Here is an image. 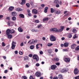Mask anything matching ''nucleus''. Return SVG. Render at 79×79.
I'll return each mask as SVG.
<instances>
[{"mask_svg": "<svg viewBox=\"0 0 79 79\" xmlns=\"http://www.w3.org/2000/svg\"><path fill=\"white\" fill-rule=\"evenodd\" d=\"M29 57H32V54H30L29 55Z\"/></svg>", "mask_w": 79, "mask_h": 79, "instance_id": "nucleus-63", "label": "nucleus"}, {"mask_svg": "<svg viewBox=\"0 0 79 79\" xmlns=\"http://www.w3.org/2000/svg\"><path fill=\"white\" fill-rule=\"evenodd\" d=\"M6 19H8V20H10V17H7L6 18Z\"/></svg>", "mask_w": 79, "mask_h": 79, "instance_id": "nucleus-53", "label": "nucleus"}, {"mask_svg": "<svg viewBox=\"0 0 79 79\" xmlns=\"http://www.w3.org/2000/svg\"><path fill=\"white\" fill-rule=\"evenodd\" d=\"M8 26H12L11 25V23L10 21H8Z\"/></svg>", "mask_w": 79, "mask_h": 79, "instance_id": "nucleus-35", "label": "nucleus"}, {"mask_svg": "<svg viewBox=\"0 0 79 79\" xmlns=\"http://www.w3.org/2000/svg\"><path fill=\"white\" fill-rule=\"evenodd\" d=\"M74 74H77L79 73V70L77 68H76L74 71Z\"/></svg>", "mask_w": 79, "mask_h": 79, "instance_id": "nucleus-7", "label": "nucleus"}, {"mask_svg": "<svg viewBox=\"0 0 79 79\" xmlns=\"http://www.w3.org/2000/svg\"><path fill=\"white\" fill-rule=\"evenodd\" d=\"M31 31L32 32H37L38 31V30H35L34 29H32L31 30Z\"/></svg>", "mask_w": 79, "mask_h": 79, "instance_id": "nucleus-28", "label": "nucleus"}, {"mask_svg": "<svg viewBox=\"0 0 79 79\" xmlns=\"http://www.w3.org/2000/svg\"><path fill=\"white\" fill-rule=\"evenodd\" d=\"M19 53L20 55H23V52L21 51H19Z\"/></svg>", "mask_w": 79, "mask_h": 79, "instance_id": "nucleus-51", "label": "nucleus"}, {"mask_svg": "<svg viewBox=\"0 0 79 79\" xmlns=\"http://www.w3.org/2000/svg\"><path fill=\"white\" fill-rule=\"evenodd\" d=\"M41 6H42V7H44V6H45V5L44 4H42L41 5Z\"/></svg>", "mask_w": 79, "mask_h": 79, "instance_id": "nucleus-60", "label": "nucleus"}, {"mask_svg": "<svg viewBox=\"0 0 79 79\" xmlns=\"http://www.w3.org/2000/svg\"><path fill=\"white\" fill-rule=\"evenodd\" d=\"M11 15L12 16H16L17 15V13L15 12H11Z\"/></svg>", "mask_w": 79, "mask_h": 79, "instance_id": "nucleus-16", "label": "nucleus"}, {"mask_svg": "<svg viewBox=\"0 0 79 79\" xmlns=\"http://www.w3.org/2000/svg\"><path fill=\"white\" fill-rule=\"evenodd\" d=\"M68 43H65L64 44V46L65 47H68Z\"/></svg>", "mask_w": 79, "mask_h": 79, "instance_id": "nucleus-18", "label": "nucleus"}, {"mask_svg": "<svg viewBox=\"0 0 79 79\" xmlns=\"http://www.w3.org/2000/svg\"><path fill=\"white\" fill-rule=\"evenodd\" d=\"M54 60H56V61H58L59 60V59L58 58H56V59H54Z\"/></svg>", "mask_w": 79, "mask_h": 79, "instance_id": "nucleus-42", "label": "nucleus"}, {"mask_svg": "<svg viewBox=\"0 0 79 79\" xmlns=\"http://www.w3.org/2000/svg\"><path fill=\"white\" fill-rule=\"evenodd\" d=\"M7 35L8 38L9 39H11L12 38V35L11 34H8V35Z\"/></svg>", "mask_w": 79, "mask_h": 79, "instance_id": "nucleus-20", "label": "nucleus"}, {"mask_svg": "<svg viewBox=\"0 0 79 79\" xmlns=\"http://www.w3.org/2000/svg\"><path fill=\"white\" fill-rule=\"evenodd\" d=\"M55 52H57L58 51V49H55Z\"/></svg>", "mask_w": 79, "mask_h": 79, "instance_id": "nucleus-62", "label": "nucleus"}, {"mask_svg": "<svg viewBox=\"0 0 79 79\" xmlns=\"http://www.w3.org/2000/svg\"><path fill=\"white\" fill-rule=\"evenodd\" d=\"M76 45L75 44H73L71 46V48L72 49H74L76 48Z\"/></svg>", "mask_w": 79, "mask_h": 79, "instance_id": "nucleus-15", "label": "nucleus"}, {"mask_svg": "<svg viewBox=\"0 0 79 79\" xmlns=\"http://www.w3.org/2000/svg\"><path fill=\"white\" fill-rule=\"evenodd\" d=\"M18 30L20 32H22L23 31V30L21 27H19L18 28Z\"/></svg>", "mask_w": 79, "mask_h": 79, "instance_id": "nucleus-14", "label": "nucleus"}, {"mask_svg": "<svg viewBox=\"0 0 79 79\" xmlns=\"http://www.w3.org/2000/svg\"><path fill=\"white\" fill-rule=\"evenodd\" d=\"M32 13H34V14H35V15H36L37 14V10H36V9H33L32 10Z\"/></svg>", "mask_w": 79, "mask_h": 79, "instance_id": "nucleus-10", "label": "nucleus"}, {"mask_svg": "<svg viewBox=\"0 0 79 79\" xmlns=\"http://www.w3.org/2000/svg\"><path fill=\"white\" fill-rule=\"evenodd\" d=\"M58 78L60 79H63V76H62V75L61 74H60L58 75Z\"/></svg>", "mask_w": 79, "mask_h": 79, "instance_id": "nucleus-17", "label": "nucleus"}, {"mask_svg": "<svg viewBox=\"0 0 79 79\" xmlns=\"http://www.w3.org/2000/svg\"><path fill=\"white\" fill-rule=\"evenodd\" d=\"M35 75L36 77H39L41 76V73L37 72L35 73Z\"/></svg>", "mask_w": 79, "mask_h": 79, "instance_id": "nucleus-5", "label": "nucleus"}, {"mask_svg": "<svg viewBox=\"0 0 79 79\" xmlns=\"http://www.w3.org/2000/svg\"><path fill=\"white\" fill-rule=\"evenodd\" d=\"M22 2H21V5H24L26 3V0H22Z\"/></svg>", "mask_w": 79, "mask_h": 79, "instance_id": "nucleus-22", "label": "nucleus"}, {"mask_svg": "<svg viewBox=\"0 0 79 79\" xmlns=\"http://www.w3.org/2000/svg\"><path fill=\"white\" fill-rule=\"evenodd\" d=\"M50 40L52 42H54V41H56V38L53 35H52L51 36L50 38Z\"/></svg>", "mask_w": 79, "mask_h": 79, "instance_id": "nucleus-4", "label": "nucleus"}, {"mask_svg": "<svg viewBox=\"0 0 79 79\" xmlns=\"http://www.w3.org/2000/svg\"><path fill=\"white\" fill-rule=\"evenodd\" d=\"M73 39H76V38H77V36H76V34H75L74 36H73Z\"/></svg>", "mask_w": 79, "mask_h": 79, "instance_id": "nucleus-46", "label": "nucleus"}, {"mask_svg": "<svg viewBox=\"0 0 79 79\" xmlns=\"http://www.w3.org/2000/svg\"><path fill=\"white\" fill-rule=\"evenodd\" d=\"M53 45V44L49 43L47 44V45L48 47H51L52 45Z\"/></svg>", "mask_w": 79, "mask_h": 79, "instance_id": "nucleus-29", "label": "nucleus"}, {"mask_svg": "<svg viewBox=\"0 0 79 79\" xmlns=\"http://www.w3.org/2000/svg\"><path fill=\"white\" fill-rule=\"evenodd\" d=\"M75 50H79V46H78L76 48Z\"/></svg>", "mask_w": 79, "mask_h": 79, "instance_id": "nucleus-44", "label": "nucleus"}, {"mask_svg": "<svg viewBox=\"0 0 79 79\" xmlns=\"http://www.w3.org/2000/svg\"><path fill=\"white\" fill-rule=\"evenodd\" d=\"M60 10H57L56 12V13L57 15L60 14Z\"/></svg>", "mask_w": 79, "mask_h": 79, "instance_id": "nucleus-30", "label": "nucleus"}, {"mask_svg": "<svg viewBox=\"0 0 79 79\" xmlns=\"http://www.w3.org/2000/svg\"><path fill=\"white\" fill-rule=\"evenodd\" d=\"M16 11H21L23 10L22 9L19 8H17L15 9Z\"/></svg>", "mask_w": 79, "mask_h": 79, "instance_id": "nucleus-21", "label": "nucleus"}, {"mask_svg": "<svg viewBox=\"0 0 79 79\" xmlns=\"http://www.w3.org/2000/svg\"><path fill=\"white\" fill-rule=\"evenodd\" d=\"M50 31L52 32H58V30L56 29V28H52L50 30Z\"/></svg>", "mask_w": 79, "mask_h": 79, "instance_id": "nucleus-6", "label": "nucleus"}, {"mask_svg": "<svg viewBox=\"0 0 79 79\" xmlns=\"http://www.w3.org/2000/svg\"><path fill=\"white\" fill-rule=\"evenodd\" d=\"M53 79H58V77H54Z\"/></svg>", "mask_w": 79, "mask_h": 79, "instance_id": "nucleus-64", "label": "nucleus"}, {"mask_svg": "<svg viewBox=\"0 0 79 79\" xmlns=\"http://www.w3.org/2000/svg\"><path fill=\"white\" fill-rule=\"evenodd\" d=\"M56 64L57 66H59L60 65V63L57 62L56 63Z\"/></svg>", "mask_w": 79, "mask_h": 79, "instance_id": "nucleus-50", "label": "nucleus"}, {"mask_svg": "<svg viewBox=\"0 0 79 79\" xmlns=\"http://www.w3.org/2000/svg\"><path fill=\"white\" fill-rule=\"evenodd\" d=\"M28 15L29 16H32V14H31L30 13H29V14H28Z\"/></svg>", "mask_w": 79, "mask_h": 79, "instance_id": "nucleus-57", "label": "nucleus"}, {"mask_svg": "<svg viewBox=\"0 0 79 79\" xmlns=\"http://www.w3.org/2000/svg\"><path fill=\"white\" fill-rule=\"evenodd\" d=\"M18 51H15V54H18Z\"/></svg>", "mask_w": 79, "mask_h": 79, "instance_id": "nucleus-55", "label": "nucleus"}, {"mask_svg": "<svg viewBox=\"0 0 79 79\" xmlns=\"http://www.w3.org/2000/svg\"><path fill=\"white\" fill-rule=\"evenodd\" d=\"M36 66L37 67L39 66H40V64L39 63H36Z\"/></svg>", "mask_w": 79, "mask_h": 79, "instance_id": "nucleus-48", "label": "nucleus"}, {"mask_svg": "<svg viewBox=\"0 0 79 79\" xmlns=\"http://www.w3.org/2000/svg\"><path fill=\"white\" fill-rule=\"evenodd\" d=\"M64 61L66 63H69L70 61V59L68 58H65L64 59Z\"/></svg>", "mask_w": 79, "mask_h": 79, "instance_id": "nucleus-11", "label": "nucleus"}, {"mask_svg": "<svg viewBox=\"0 0 79 79\" xmlns=\"http://www.w3.org/2000/svg\"><path fill=\"white\" fill-rule=\"evenodd\" d=\"M35 22L36 23H40V21L39 20H35Z\"/></svg>", "mask_w": 79, "mask_h": 79, "instance_id": "nucleus-39", "label": "nucleus"}, {"mask_svg": "<svg viewBox=\"0 0 79 79\" xmlns=\"http://www.w3.org/2000/svg\"><path fill=\"white\" fill-rule=\"evenodd\" d=\"M63 52H67L68 49H63Z\"/></svg>", "mask_w": 79, "mask_h": 79, "instance_id": "nucleus-49", "label": "nucleus"}, {"mask_svg": "<svg viewBox=\"0 0 79 79\" xmlns=\"http://www.w3.org/2000/svg\"><path fill=\"white\" fill-rule=\"evenodd\" d=\"M64 29V27H61V28H60V29H59L58 30V32H61V31H63V29Z\"/></svg>", "mask_w": 79, "mask_h": 79, "instance_id": "nucleus-13", "label": "nucleus"}, {"mask_svg": "<svg viewBox=\"0 0 79 79\" xmlns=\"http://www.w3.org/2000/svg\"><path fill=\"white\" fill-rule=\"evenodd\" d=\"M48 9V7H46L44 8V12L46 13H47V10Z\"/></svg>", "mask_w": 79, "mask_h": 79, "instance_id": "nucleus-19", "label": "nucleus"}, {"mask_svg": "<svg viewBox=\"0 0 79 79\" xmlns=\"http://www.w3.org/2000/svg\"><path fill=\"white\" fill-rule=\"evenodd\" d=\"M14 33H15V30H14L13 29L10 30L9 29L6 31V35H8V34H14Z\"/></svg>", "mask_w": 79, "mask_h": 79, "instance_id": "nucleus-1", "label": "nucleus"}, {"mask_svg": "<svg viewBox=\"0 0 79 79\" xmlns=\"http://www.w3.org/2000/svg\"><path fill=\"white\" fill-rule=\"evenodd\" d=\"M51 12L52 13H53L54 12V9L53 8H51Z\"/></svg>", "mask_w": 79, "mask_h": 79, "instance_id": "nucleus-31", "label": "nucleus"}, {"mask_svg": "<svg viewBox=\"0 0 79 79\" xmlns=\"http://www.w3.org/2000/svg\"><path fill=\"white\" fill-rule=\"evenodd\" d=\"M73 32L76 33L77 32V30H76V29H73Z\"/></svg>", "mask_w": 79, "mask_h": 79, "instance_id": "nucleus-36", "label": "nucleus"}, {"mask_svg": "<svg viewBox=\"0 0 79 79\" xmlns=\"http://www.w3.org/2000/svg\"><path fill=\"white\" fill-rule=\"evenodd\" d=\"M14 44H16V43L14 41H12L11 44L12 46L11 47V49L12 50H14L15 48V47H16V45Z\"/></svg>", "mask_w": 79, "mask_h": 79, "instance_id": "nucleus-2", "label": "nucleus"}, {"mask_svg": "<svg viewBox=\"0 0 79 79\" xmlns=\"http://www.w3.org/2000/svg\"><path fill=\"white\" fill-rule=\"evenodd\" d=\"M30 79H35L34 78H33V76L32 75H31L30 77Z\"/></svg>", "mask_w": 79, "mask_h": 79, "instance_id": "nucleus-40", "label": "nucleus"}, {"mask_svg": "<svg viewBox=\"0 0 79 79\" xmlns=\"http://www.w3.org/2000/svg\"><path fill=\"white\" fill-rule=\"evenodd\" d=\"M24 60L26 61V60H28V57L27 56H25L24 57Z\"/></svg>", "mask_w": 79, "mask_h": 79, "instance_id": "nucleus-26", "label": "nucleus"}, {"mask_svg": "<svg viewBox=\"0 0 79 79\" xmlns=\"http://www.w3.org/2000/svg\"><path fill=\"white\" fill-rule=\"evenodd\" d=\"M22 77H23L24 79H27V78L26 76H22Z\"/></svg>", "mask_w": 79, "mask_h": 79, "instance_id": "nucleus-45", "label": "nucleus"}, {"mask_svg": "<svg viewBox=\"0 0 79 79\" xmlns=\"http://www.w3.org/2000/svg\"><path fill=\"white\" fill-rule=\"evenodd\" d=\"M41 26H42V25L41 24H40V25H39L38 27H37L38 28H40V27H41Z\"/></svg>", "mask_w": 79, "mask_h": 79, "instance_id": "nucleus-52", "label": "nucleus"}, {"mask_svg": "<svg viewBox=\"0 0 79 79\" xmlns=\"http://www.w3.org/2000/svg\"><path fill=\"white\" fill-rule=\"evenodd\" d=\"M75 79H79V75L75 77Z\"/></svg>", "mask_w": 79, "mask_h": 79, "instance_id": "nucleus-47", "label": "nucleus"}, {"mask_svg": "<svg viewBox=\"0 0 79 79\" xmlns=\"http://www.w3.org/2000/svg\"><path fill=\"white\" fill-rule=\"evenodd\" d=\"M48 53H50L52 52V51L51 49H49L48 50Z\"/></svg>", "mask_w": 79, "mask_h": 79, "instance_id": "nucleus-37", "label": "nucleus"}, {"mask_svg": "<svg viewBox=\"0 0 79 79\" xmlns=\"http://www.w3.org/2000/svg\"><path fill=\"white\" fill-rule=\"evenodd\" d=\"M72 35L71 34H69L68 35V38H69V39L71 38L72 37Z\"/></svg>", "mask_w": 79, "mask_h": 79, "instance_id": "nucleus-25", "label": "nucleus"}, {"mask_svg": "<svg viewBox=\"0 0 79 79\" xmlns=\"http://www.w3.org/2000/svg\"><path fill=\"white\" fill-rule=\"evenodd\" d=\"M10 23H11V25L12 26V25H13V24H14V22H12V21H10Z\"/></svg>", "mask_w": 79, "mask_h": 79, "instance_id": "nucleus-56", "label": "nucleus"}, {"mask_svg": "<svg viewBox=\"0 0 79 79\" xmlns=\"http://www.w3.org/2000/svg\"><path fill=\"white\" fill-rule=\"evenodd\" d=\"M60 72L62 73H64L68 72V70L65 69H63L60 70Z\"/></svg>", "mask_w": 79, "mask_h": 79, "instance_id": "nucleus-8", "label": "nucleus"}, {"mask_svg": "<svg viewBox=\"0 0 79 79\" xmlns=\"http://www.w3.org/2000/svg\"><path fill=\"white\" fill-rule=\"evenodd\" d=\"M57 68V66L56 65H52L51 67V69L54 70L56 68Z\"/></svg>", "mask_w": 79, "mask_h": 79, "instance_id": "nucleus-9", "label": "nucleus"}, {"mask_svg": "<svg viewBox=\"0 0 79 79\" xmlns=\"http://www.w3.org/2000/svg\"><path fill=\"white\" fill-rule=\"evenodd\" d=\"M30 49L32 50V49H33L34 48V45H31L30 46Z\"/></svg>", "mask_w": 79, "mask_h": 79, "instance_id": "nucleus-32", "label": "nucleus"}, {"mask_svg": "<svg viewBox=\"0 0 79 79\" xmlns=\"http://www.w3.org/2000/svg\"><path fill=\"white\" fill-rule=\"evenodd\" d=\"M39 45H40V44H38L36 45V48L37 49H38L39 48Z\"/></svg>", "mask_w": 79, "mask_h": 79, "instance_id": "nucleus-34", "label": "nucleus"}, {"mask_svg": "<svg viewBox=\"0 0 79 79\" xmlns=\"http://www.w3.org/2000/svg\"><path fill=\"white\" fill-rule=\"evenodd\" d=\"M56 6L57 8H58L60 7V5L59 4H56Z\"/></svg>", "mask_w": 79, "mask_h": 79, "instance_id": "nucleus-54", "label": "nucleus"}, {"mask_svg": "<svg viewBox=\"0 0 79 79\" xmlns=\"http://www.w3.org/2000/svg\"><path fill=\"white\" fill-rule=\"evenodd\" d=\"M33 58L34 60H36V61H39V58L36 55H34L33 56Z\"/></svg>", "mask_w": 79, "mask_h": 79, "instance_id": "nucleus-3", "label": "nucleus"}, {"mask_svg": "<svg viewBox=\"0 0 79 79\" xmlns=\"http://www.w3.org/2000/svg\"><path fill=\"white\" fill-rule=\"evenodd\" d=\"M68 12V11H66V10H65V11L64 12V14H66V13H67Z\"/></svg>", "mask_w": 79, "mask_h": 79, "instance_id": "nucleus-61", "label": "nucleus"}, {"mask_svg": "<svg viewBox=\"0 0 79 79\" xmlns=\"http://www.w3.org/2000/svg\"><path fill=\"white\" fill-rule=\"evenodd\" d=\"M40 55H42V54H43V52L40 51Z\"/></svg>", "mask_w": 79, "mask_h": 79, "instance_id": "nucleus-58", "label": "nucleus"}, {"mask_svg": "<svg viewBox=\"0 0 79 79\" xmlns=\"http://www.w3.org/2000/svg\"><path fill=\"white\" fill-rule=\"evenodd\" d=\"M48 20V18H44L43 19V21H47Z\"/></svg>", "mask_w": 79, "mask_h": 79, "instance_id": "nucleus-27", "label": "nucleus"}, {"mask_svg": "<svg viewBox=\"0 0 79 79\" xmlns=\"http://www.w3.org/2000/svg\"><path fill=\"white\" fill-rule=\"evenodd\" d=\"M14 8L15 7L11 6L9 8L8 10L9 11H12L13 10H14Z\"/></svg>", "mask_w": 79, "mask_h": 79, "instance_id": "nucleus-12", "label": "nucleus"}, {"mask_svg": "<svg viewBox=\"0 0 79 79\" xmlns=\"http://www.w3.org/2000/svg\"><path fill=\"white\" fill-rule=\"evenodd\" d=\"M2 47H5V46H6V44H5V43H4V42H2Z\"/></svg>", "mask_w": 79, "mask_h": 79, "instance_id": "nucleus-33", "label": "nucleus"}, {"mask_svg": "<svg viewBox=\"0 0 79 79\" xmlns=\"http://www.w3.org/2000/svg\"><path fill=\"white\" fill-rule=\"evenodd\" d=\"M24 45V43L23 42H22L20 44V46L21 47H23Z\"/></svg>", "mask_w": 79, "mask_h": 79, "instance_id": "nucleus-43", "label": "nucleus"}, {"mask_svg": "<svg viewBox=\"0 0 79 79\" xmlns=\"http://www.w3.org/2000/svg\"><path fill=\"white\" fill-rule=\"evenodd\" d=\"M12 19L13 21H15V20L16 19V17L15 16L13 17Z\"/></svg>", "mask_w": 79, "mask_h": 79, "instance_id": "nucleus-38", "label": "nucleus"}, {"mask_svg": "<svg viewBox=\"0 0 79 79\" xmlns=\"http://www.w3.org/2000/svg\"><path fill=\"white\" fill-rule=\"evenodd\" d=\"M7 72H8V70H6L4 71L5 73H7Z\"/></svg>", "mask_w": 79, "mask_h": 79, "instance_id": "nucleus-59", "label": "nucleus"}, {"mask_svg": "<svg viewBox=\"0 0 79 79\" xmlns=\"http://www.w3.org/2000/svg\"><path fill=\"white\" fill-rule=\"evenodd\" d=\"M54 3L56 4H58L59 3V1L58 0H56L54 1Z\"/></svg>", "mask_w": 79, "mask_h": 79, "instance_id": "nucleus-24", "label": "nucleus"}, {"mask_svg": "<svg viewBox=\"0 0 79 79\" xmlns=\"http://www.w3.org/2000/svg\"><path fill=\"white\" fill-rule=\"evenodd\" d=\"M19 16L20 18H24V15L23 14H21L19 15Z\"/></svg>", "mask_w": 79, "mask_h": 79, "instance_id": "nucleus-23", "label": "nucleus"}, {"mask_svg": "<svg viewBox=\"0 0 79 79\" xmlns=\"http://www.w3.org/2000/svg\"><path fill=\"white\" fill-rule=\"evenodd\" d=\"M26 5L29 8V7L30 6V5H29V4L27 3L26 4Z\"/></svg>", "mask_w": 79, "mask_h": 79, "instance_id": "nucleus-41", "label": "nucleus"}]
</instances>
